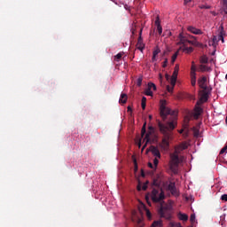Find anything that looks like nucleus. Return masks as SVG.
<instances>
[{
  "label": "nucleus",
  "mask_w": 227,
  "mask_h": 227,
  "mask_svg": "<svg viewBox=\"0 0 227 227\" xmlns=\"http://www.w3.org/2000/svg\"><path fill=\"white\" fill-rule=\"evenodd\" d=\"M160 116L163 120V121H166L168 120V116H172L173 121H168L166 124H163L162 122H158V127L160 129V132L163 134L164 137L162 138V142L160 145V146L163 150H168L169 148V137H171V130H175V128L176 127V111H172L168 107L166 106V100L160 101Z\"/></svg>",
  "instance_id": "obj_1"
},
{
  "label": "nucleus",
  "mask_w": 227,
  "mask_h": 227,
  "mask_svg": "<svg viewBox=\"0 0 227 227\" xmlns=\"http://www.w3.org/2000/svg\"><path fill=\"white\" fill-rule=\"evenodd\" d=\"M158 214L160 217L171 221V217H173V206L171 204L160 205Z\"/></svg>",
  "instance_id": "obj_2"
},
{
  "label": "nucleus",
  "mask_w": 227,
  "mask_h": 227,
  "mask_svg": "<svg viewBox=\"0 0 227 227\" xmlns=\"http://www.w3.org/2000/svg\"><path fill=\"white\" fill-rule=\"evenodd\" d=\"M149 197L153 203H160V201H162V200H164L165 195L162 188H153Z\"/></svg>",
  "instance_id": "obj_3"
},
{
  "label": "nucleus",
  "mask_w": 227,
  "mask_h": 227,
  "mask_svg": "<svg viewBox=\"0 0 227 227\" xmlns=\"http://www.w3.org/2000/svg\"><path fill=\"white\" fill-rule=\"evenodd\" d=\"M180 162H182V158L178 157V150H176L174 153L170 154V169L178 168Z\"/></svg>",
  "instance_id": "obj_4"
},
{
  "label": "nucleus",
  "mask_w": 227,
  "mask_h": 227,
  "mask_svg": "<svg viewBox=\"0 0 227 227\" xmlns=\"http://www.w3.org/2000/svg\"><path fill=\"white\" fill-rule=\"evenodd\" d=\"M210 94V90L208 89H202L200 91V98L197 101V106H201L204 102L208 100V95Z\"/></svg>",
  "instance_id": "obj_5"
},
{
  "label": "nucleus",
  "mask_w": 227,
  "mask_h": 227,
  "mask_svg": "<svg viewBox=\"0 0 227 227\" xmlns=\"http://www.w3.org/2000/svg\"><path fill=\"white\" fill-rule=\"evenodd\" d=\"M167 191L171 192L172 196H175L176 198H178V196H180V192L178 191V189H176V184L173 182L169 183L167 187Z\"/></svg>",
  "instance_id": "obj_6"
},
{
  "label": "nucleus",
  "mask_w": 227,
  "mask_h": 227,
  "mask_svg": "<svg viewBox=\"0 0 227 227\" xmlns=\"http://www.w3.org/2000/svg\"><path fill=\"white\" fill-rule=\"evenodd\" d=\"M180 70V67L178 65H176L174 68L173 74L170 79V84L171 86H176V79H178V72Z\"/></svg>",
  "instance_id": "obj_7"
},
{
  "label": "nucleus",
  "mask_w": 227,
  "mask_h": 227,
  "mask_svg": "<svg viewBox=\"0 0 227 227\" xmlns=\"http://www.w3.org/2000/svg\"><path fill=\"white\" fill-rule=\"evenodd\" d=\"M179 38H180V43H182L183 45H185V42H187L188 43H191L192 45H200V43L198 41H196V36L192 35V38H193V41H188L185 40V37H184V35L182 34L179 35Z\"/></svg>",
  "instance_id": "obj_8"
},
{
  "label": "nucleus",
  "mask_w": 227,
  "mask_h": 227,
  "mask_svg": "<svg viewBox=\"0 0 227 227\" xmlns=\"http://www.w3.org/2000/svg\"><path fill=\"white\" fill-rule=\"evenodd\" d=\"M201 113H203V108H201L200 106H198V103H197L196 106L194 108V113H193L194 120H198L200 118V116H201Z\"/></svg>",
  "instance_id": "obj_9"
},
{
  "label": "nucleus",
  "mask_w": 227,
  "mask_h": 227,
  "mask_svg": "<svg viewBox=\"0 0 227 227\" xmlns=\"http://www.w3.org/2000/svg\"><path fill=\"white\" fill-rule=\"evenodd\" d=\"M145 43H143V37L141 36V31H140V35L137 39V49H138L139 51L143 52L145 51Z\"/></svg>",
  "instance_id": "obj_10"
},
{
  "label": "nucleus",
  "mask_w": 227,
  "mask_h": 227,
  "mask_svg": "<svg viewBox=\"0 0 227 227\" xmlns=\"http://www.w3.org/2000/svg\"><path fill=\"white\" fill-rule=\"evenodd\" d=\"M187 30L190 32V33H192V35H203V31L201 29H199V28H196L195 27L193 26H189L187 27Z\"/></svg>",
  "instance_id": "obj_11"
},
{
  "label": "nucleus",
  "mask_w": 227,
  "mask_h": 227,
  "mask_svg": "<svg viewBox=\"0 0 227 227\" xmlns=\"http://www.w3.org/2000/svg\"><path fill=\"white\" fill-rule=\"evenodd\" d=\"M150 151H151V153H153V155L155 158L160 159L161 156H160V151H159V148H157L156 146L152 145L150 147Z\"/></svg>",
  "instance_id": "obj_12"
},
{
  "label": "nucleus",
  "mask_w": 227,
  "mask_h": 227,
  "mask_svg": "<svg viewBox=\"0 0 227 227\" xmlns=\"http://www.w3.org/2000/svg\"><path fill=\"white\" fill-rule=\"evenodd\" d=\"M159 54H160V48L156 46L153 51L152 63H155V61H157V56H159Z\"/></svg>",
  "instance_id": "obj_13"
},
{
  "label": "nucleus",
  "mask_w": 227,
  "mask_h": 227,
  "mask_svg": "<svg viewBox=\"0 0 227 227\" xmlns=\"http://www.w3.org/2000/svg\"><path fill=\"white\" fill-rule=\"evenodd\" d=\"M199 86L201 90H208L207 86V77L203 76L201 79L199 80Z\"/></svg>",
  "instance_id": "obj_14"
},
{
  "label": "nucleus",
  "mask_w": 227,
  "mask_h": 227,
  "mask_svg": "<svg viewBox=\"0 0 227 227\" xmlns=\"http://www.w3.org/2000/svg\"><path fill=\"white\" fill-rule=\"evenodd\" d=\"M137 191H146L148 189V182L145 183L142 186L141 181H138V184L137 186Z\"/></svg>",
  "instance_id": "obj_15"
},
{
  "label": "nucleus",
  "mask_w": 227,
  "mask_h": 227,
  "mask_svg": "<svg viewBox=\"0 0 227 227\" xmlns=\"http://www.w3.org/2000/svg\"><path fill=\"white\" fill-rule=\"evenodd\" d=\"M177 217L180 221H189V215H187L186 214H184L182 212H179L177 214Z\"/></svg>",
  "instance_id": "obj_16"
},
{
  "label": "nucleus",
  "mask_w": 227,
  "mask_h": 227,
  "mask_svg": "<svg viewBox=\"0 0 227 227\" xmlns=\"http://www.w3.org/2000/svg\"><path fill=\"white\" fill-rule=\"evenodd\" d=\"M128 98H129V97L127 96V94L121 93L120 99H119V103L120 104H127Z\"/></svg>",
  "instance_id": "obj_17"
},
{
  "label": "nucleus",
  "mask_w": 227,
  "mask_h": 227,
  "mask_svg": "<svg viewBox=\"0 0 227 227\" xmlns=\"http://www.w3.org/2000/svg\"><path fill=\"white\" fill-rule=\"evenodd\" d=\"M149 132L145 134L146 142L152 141V133L153 132V127H149Z\"/></svg>",
  "instance_id": "obj_18"
},
{
  "label": "nucleus",
  "mask_w": 227,
  "mask_h": 227,
  "mask_svg": "<svg viewBox=\"0 0 227 227\" xmlns=\"http://www.w3.org/2000/svg\"><path fill=\"white\" fill-rule=\"evenodd\" d=\"M152 227H162V220L154 221Z\"/></svg>",
  "instance_id": "obj_19"
},
{
  "label": "nucleus",
  "mask_w": 227,
  "mask_h": 227,
  "mask_svg": "<svg viewBox=\"0 0 227 227\" xmlns=\"http://www.w3.org/2000/svg\"><path fill=\"white\" fill-rule=\"evenodd\" d=\"M153 185L156 187L155 189H160V181L158 179H154L153 182Z\"/></svg>",
  "instance_id": "obj_20"
},
{
  "label": "nucleus",
  "mask_w": 227,
  "mask_h": 227,
  "mask_svg": "<svg viewBox=\"0 0 227 227\" xmlns=\"http://www.w3.org/2000/svg\"><path fill=\"white\" fill-rule=\"evenodd\" d=\"M224 35H226V32L224 31V26H223V24L220 26V32L218 36H224Z\"/></svg>",
  "instance_id": "obj_21"
},
{
  "label": "nucleus",
  "mask_w": 227,
  "mask_h": 227,
  "mask_svg": "<svg viewBox=\"0 0 227 227\" xmlns=\"http://www.w3.org/2000/svg\"><path fill=\"white\" fill-rule=\"evenodd\" d=\"M145 134H146V122L144 123L142 129H141L142 137H145Z\"/></svg>",
  "instance_id": "obj_22"
},
{
  "label": "nucleus",
  "mask_w": 227,
  "mask_h": 227,
  "mask_svg": "<svg viewBox=\"0 0 227 227\" xmlns=\"http://www.w3.org/2000/svg\"><path fill=\"white\" fill-rule=\"evenodd\" d=\"M187 148H189V145H187V143H183L179 145V150L181 152L184 150H187Z\"/></svg>",
  "instance_id": "obj_23"
},
{
  "label": "nucleus",
  "mask_w": 227,
  "mask_h": 227,
  "mask_svg": "<svg viewBox=\"0 0 227 227\" xmlns=\"http://www.w3.org/2000/svg\"><path fill=\"white\" fill-rule=\"evenodd\" d=\"M145 93L147 97H153V92L152 91V89H149V87L145 90Z\"/></svg>",
  "instance_id": "obj_24"
},
{
  "label": "nucleus",
  "mask_w": 227,
  "mask_h": 227,
  "mask_svg": "<svg viewBox=\"0 0 227 227\" xmlns=\"http://www.w3.org/2000/svg\"><path fill=\"white\" fill-rule=\"evenodd\" d=\"M141 106H142V109H143V110L146 109V98H145V97H143V98H142Z\"/></svg>",
  "instance_id": "obj_25"
},
{
  "label": "nucleus",
  "mask_w": 227,
  "mask_h": 227,
  "mask_svg": "<svg viewBox=\"0 0 227 227\" xmlns=\"http://www.w3.org/2000/svg\"><path fill=\"white\" fill-rule=\"evenodd\" d=\"M123 56V53L120 52L117 55L114 56V61H120Z\"/></svg>",
  "instance_id": "obj_26"
},
{
  "label": "nucleus",
  "mask_w": 227,
  "mask_h": 227,
  "mask_svg": "<svg viewBox=\"0 0 227 227\" xmlns=\"http://www.w3.org/2000/svg\"><path fill=\"white\" fill-rule=\"evenodd\" d=\"M148 88L153 90L154 91L157 90V86L153 82H149Z\"/></svg>",
  "instance_id": "obj_27"
},
{
  "label": "nucleus",
  "mask_w": 227,
  "mask_h": 227,
  "mask_svg": "<svg viewBox=\"0 0 227 227\" xmlns=\"http://www.w3.org/2000/svg\"><path fill=\"white\" fill-rule=\"evenodd\" d=\"M133 164H134V171L135 173H137V160H136V158L133 159Z\"/></svg>",
  "instance_id": "obj_28"
},
{
  "label": "nucleus",
  "mask_w": 227,
  "mask_h": 227,
  "mask_svg": "<svg viewBox=\"0 0 227 227\" xmlns=\"http://www.w3.org/2000/svg\"><path fill=\"white\" fill-rule=\"evenodd\" d=\"M124 9L127 10V12H129V13H132L131 12L132 6H129V4H124Z\"/></svg>",
  "instance_id": "obj_29"
},
{
  "label": "nucleus",
  "mask_w": 227,
  "mask_h": 227,
  "mask_svg": "<svg viewBox=\"0 0 227 227\" xmlns=\"http://www.w3.org/2000/svg\"><path fill=\"white\" fill-rule=\"evenodd\" d=\"M176 58H178V52H176L171 59V63H175V61H176Z\"/></svg>",
  "instance_id": "obj_30"
},
{
  "label": "nucleus",
  "mask_w": 227,
  "mask_h": 227,
  "mask_svg": "<svg viewBox=\"0 0 227 227\" xmlns=\"http://www.w3.org/2000/svg\"><path fill=\"white\" fill-rule=\"evenodd\" d=\"M141 84H143V77H139L137 80V86L141 87Z\"/></svg>",
  "instance_id": "obj_31"
},
{
  "label": "nucleus",
  "mask_w": 227,
  "mask_h": 227,
  "mask_svg": "<svg viewBox=\"0 0 227 227\" xmlns=\"http://www.w3.org/2000/svg\"><path fill=\"white\" fill-rule=\"evenodd\" d=\"M173 90H175V86L171 85H168L167 86V90L168 91V93H173Z\"/></svg>",
  "instance_id": "obj_32"
},
{
  "label": "nucleus",
  "mask_w": 227,
  "mask_h": 227,
  "mask_svg": "<svg viewBox=\"0 0 227 227\" xmlns=\"http://www.w3.org/2000/svg\"><path fill=\"white\" fill-rule=\"evenodd\" d=\"M200 63H208V58L206 56L200 58Z\"/></svg>",
  "instance_id": "obj_33"
},
{
  "label": "nucleus",
  "mask_w": 227,
  "mask_h": 227,
  "mask_svg": "<svg viewBox=\"0 0 227 227\" xmlns=\"http://www.w3.org/2000/svg\"><path fill=\"white\" fill-rule=\"evenodd\" d=\"M227 152V145L222 148V150L220 151V155H223V153H226Z\"/></svg>",
  "instance_id": "obj_34"
},
{
  "label": "nucleus",
  "mask_w": 227,
  "mask_h": 227,
  "mask_svg": "<svg viewBox=\"0 0 227 227\" xmlns=\"http://www.w3.org/2000/svg\"><path fill=\"white\" fill-rule=\"evenodd\" d=\"M145 201L149 205V207H152V202L150 201V196L146 195L145 196Z\"/></svg>",
  "instance_id": "obj_35"
},
{
  "label": "nucleus",
  "mask_w": 227,
  "mask_h": 227,
  "mask_svg": "<svg viewBox=\"0 0 227 227\" xmlns=\"http://www.w3.org/2000/svg\"><path fill=\"white\" fill-rule=\"evenodd\" d=\"M153 164H154V168H157V166H159V158H155L153 160Z\"/></svg>",
  "instance_id": "obj_36"
},
{
  "label": "nucleus",
  "mask_w": 227,
  "mask_h": 227,
  "mask_svg": "<svg viewBox=\"0 0 227 227\" xmlns=\"http://www.w3.org/2000/svg\"><path fill=\"white\" fill-rule=\"evenodd\" d=\"M155 26H157V27L160 26V20L159 19V17H157L155 20Z\"/></svg>",
  "instance_id": "obj_37"
},
{
  "label": "nucleus",
  "mask_w": 227,
  "mask_h": 227,
  "mask_svg": "<svg viewBox=\"0 0 227 227\" xmlns=\"http://www.w3.org/2000/svg\"><path fill=\"white\" fill-rule=\"evenodd\" d=\"M195 220H196V215H191L190 216L191 223H194Z\"/></svg>",
  "instance_id": "obj_38"
},
{
  "label": "nucleus",
  "mask_w": 227,
  "mask_h": 227,
  "mask_svg": "<svg viewBox=\"0 0 227 227\" xmlns=\"http://www.w3.org/2000/svg\"><path fill=\"white\" fill-rule=\"evenodd\" d=\"M191 79L196 80V73L194 71H191Z\"/></svg>",
  "instance_id": "obj_39"
},
{
  "label": "nucleus",
  "mask_w": 227,
  "mask_h": 227,
  "mask_svg": "<svg viewBox=\"0 0 227 227\" xmlns=\"http://www.w3.org/2000/svg\"><path fill=\"white\" fill-rule=\"evenodd\" d=\"M200 9L201 10H210V6L209 5H201Z\"/></svg>",
  "instance_id": "obj_40"
},
{
  "label": "nucleus",
  "mask_w": 227,
  "mask_h": 227,
  "mask_svg": "<svg viewBox=\"0 0 227 227\" xmlns=\"http://www.w3.org/2000/svg\"><path fill=\"white\" fill-rule=\"evenodd\" d=\"M157 31H158L159 35H162V27L161 26H158L157 27Z\"/></svg>",
  "instance_id": "obj_41"
},
{
  "label": "nucleus",
  "mask_w": 227,
  "mask_h": 227,
  "mask_svg": "<svg viewBox=\"0 0 227 227\" xmlns=\"http://www.w3.org/2000/svg\"><path fill=\"white\" fill-rule=\"evenodd\" d=\"M146 216L149 218V219H152V213L150 212V210L146 209Z\"/></svg>",
  "instance_id": "obj_42"
},
{
  "label": "nucleus",
  "mask_w": 227,
  "mask_h": 227,
  "mask_svg": "<svg viewBox=\"0 0 227 227\" xmlns=\"http://www.w3.org/2000/svg\"><path fill=\"white\" fill-rule=\"evenodd\" d=\"M207 71V66H200V72H206Z\"/></svg>",
  "instance_id": "obj_43"
},
{
  "label": "nucleus",
  "mask_w": 227,
  "mask_h": 227,
  "mask_svg": "<svg viewBox=\"0 0 227 227\" xmlns=\"http://www.w3.org/2000/svg\"><path fill=\"white\" fill-rule=\"evenodd\" d=\"M222 201H227V194H223L221 196Z\"/></svg>",
  "instance_id": "obj_44"
},
{
  "label": "nucleus",
  "mask_w": 227,
  "mask_h": 227,
  "mask_svg": "<svg viewBox=\"0 0 227 227\" xmlns=\"http://www.w3.org/2000/svg\"><path fill=\"white\" fill-rule=\"evenodd\" d=\"M166 67H168V59H165L163 64H162V67L166 68Z\"/></svg>",
  "instance_id": "obj_45"
},
{
  "label": "nucleus",
  "mask_w": 227,
  "mask_h": 227,
  "mask_svg": "<svg viewBox=\"0 0 227 227\" xmlns=\"http://www.w3.org/2000/svg\"><path fill=\"white\" fill-rule=\"evenodd\" d=\"M218 40H221L224 43V35H218Z\"/></svg>",
  "instance_id": "obj_46"
},
{
  "label": "nucleus",
  "mask_w": 227,
  "mask_h": 227,
  "mask_svg": "<svg viewBox=\"0 0 227 227\" xmlns=\"http://www.w3.org/2000/svg\"><path fill=\"white\" fill-rule=\"evenodd\" d=\"M148 166L151 168V169H156L157 168H155V166H153V164H152L151 162L148 163Z\"/></svg>",
  "instance_id": "obj_47"
},
{
  "label": "nucleus",
  "mask_w": 227,
  "mask_h": 227,
  "mask_svg": "<svg viewBox=\"0 0 227 227\" xmlns=\"http://www.w3.org/2000/svg\"><path fill=\"white\" fill-rule=\"evenodd\" d=\"M192 86H196V80L191 79Z\"/></svg>",
  "instance_id": "obj_48"
},
{
  "label": "nucleus",
  "mask_w": 227,
  "mask_h": 227,
  "mask_svg": "<svg viewBox=\"0 0 227 227\" xmlns=\"http://www.w3.org/2000/svg\"><path fill=\"white\" fill-rule=\"evenodd\" d=\"M163 76L161 74H159V81L160 82H162Z\"/></svg>",
  "instance_id": "obj_49"
},
{
  "label": "nucleus",
  "mask_w": 227,
  "mask_h": 227,
  "mask_svg": "<svg viewBox=\"0 0 227 227\" xmlns=\"http://www.w3.org/2000/svg\"><path fill=\"white\" fill-rule=\"evenodd\" d=\"M223 12L227 15V4L223 5Z\"/></svg>",
  "instance_id": "obj_50"
},
{
  "label": "nucleus",
  "mask_w": 227,
  "mask_h": 227,
  "mask_svg": "<svg viewBox=\"0 0 227 227\" xmlns=\"http://www.w3.org/2000/svg\"><path fill=\"white\" fill-rule=\"evenodd\" d=\"M169 77H170L169 74H165V79H166L167 81H169Z\"/></svg>",
  "instance_id": "obj_51"
},
{
  "label": "nucleus",
  "mask_w": 227,
  "mask_h": 227,
  "mask_svg": "<svg viewBox=\"0 0 227 227\" xmlns=\"http://www.w3.org/2000/svg\"><path fill=\"white\" fill-rule=\"evenodd\" d=\"M174 227H183L181 223H176L174 224Z\"/></svg>",
  "instance_id": "obj_52"
},
{
  "label": "nucleus",
  "mask_w": 227,
  "mask_h": 227,
  "mask_svg": "<svg viewBox=\"0 0 227 227\" xmlns=\"http://www.w3.org/2000/svg\"><path fill=\"white\" fill-rule=\"evenodd\" d=\"M192 72L196 73V67L194 66L192 67Z\"/></svg>",
  "instance_id": "obj_53"
},
{
  "label": "nucleus",
  "mask_w": 227,
  "mask_h": 227,
  "mask_svg": "<svg viewBox=\"0 0 227 227\" xmlns=\"http://www.w3.org/2000/svg\"><path fill=\"white\" fill-rule=\"evenodd\" d=\"M223 6L227 4V0H222Z\"/></svg>",
  "instance_id": "obj_54"
},
{
  "label": "nucleus",
  "mask_w": 227,
  "mask_h": 227,
  "mask_svg": "<svg viewBox=\"0 0 227 227\" xmlns=\"http://www.w3.org/2000/svg\"><path fill=\"white\" fill-rule=\"evenodd\" d=\"M213 42H214V43H215V42H217V38L215 36L213 38Z\"/></svg>",
  "instance_id": "obj_55"
},
{
  "label": "nucleus",
  "mask_w": 227,
  "mask_h": 227,
  "mask_svg": "<svg viewBox=\"0 0 227 227\" xmlns=\"http://www.w3.org/2000/svg\"><path fill=\"white\" fill-rule=\"evenodd\" d=\"M187 3H191V0H184V4H187Z\"/></svg>",
  "instance_id": "obj_56"
},
{
  "label": "nucleus",
  "mask_w": 227,
  "mask_h": 227,
  "mask_svg": "<svg viewBox=\"0 0 227 227\" xmlns=\"http://www.w3.org/2000/svg\"><path fill=\"white\" fill-rule=\"evenodd\" d=\"M128 111H132V108L130 106H128Z\"/></svg>",
  "instance_id": "obj_57"
},
{
  "label": "nucleus",
  "mask_w": 227,
  "mask_h": 227,
  "mask_svg": "<svg viewBox=\"0 0 227 227\" xmlns=\"http://www.w3.org/2000/svg\"><path fill=\"white\" fill-rule=\"evenodd\" d=\"M183 132H184V129H181V130L179 131L180 134H182Z\"/></svg>",
  "instance_id": "obj_58"
},
{
  "label": "nucleus",
  "mask_w": 227,
  "mask_h": 227,
  "mask_svg": "<svg viewBox=\"0 0 227 227\" xmlns=\"http://www.w3.org/2000/svg\"><path fill=\"white\" fill-rule=\"evenodd\" d=\"M142 176H145V172L142 171Z\"/></svg>",
  "instance_id": "obj_59"
},
{
  "label": "nucleus",
  "mask_w": 227,
  "mask_h": 227,
  "mask_svg": "<svg viewBox=\"0 0 227 227\" xmlns=\"http://www.w3.org/2000/svg\"><path fill=\"white\" fill-rule=\"evenodd\" d=\"M145 147H146V145H144V146H143V150H145Z\"/></svg>",
  "instance_id": "obj_60"
},
{
  "label": "nucleus",
  "mask_w": 227,
  "mask_h": 227,
  "mask_svg": "<svg viewBox=\"0 0 227 227\" xmlns=\"http://www.w3.org/2000/svg\"><path fill=\"white\" fill-rule=\"evenodd\" d=\"M150 120H152V115H149Z\"/></svg>",
  "instance_id": "obj_61"
},
{
  "label": "nucleus",
  "mask_w": 227,
  "mask_h": 227,
  "mask_svg": "<svg viewBox=\"0 0 227 227\" xmlns=\"http://www.w3.org/2000/svg\"><path fill=\"white\" fill-rule=\"evenodd\" d=\"M190 51H192V48H190Z\"/></svg>",
  "instance_id": "obj_62"
}]
</instances>
